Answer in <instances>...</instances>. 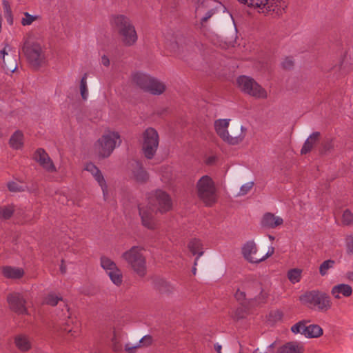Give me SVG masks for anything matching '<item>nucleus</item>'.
<instances>
[{
	"label": "nucleus",
	"mask_w": 353,
	"mask_h": 353,
	"mask_svg": "<svg viewBox=\"0 0 353 353\" xmlns=\"http://www.w3.org/2000/svg\"><path fill=\"white\" fill-rule=\"evenodd\" d=\"M254 182L250 181L242 185L240 188V190L237 194V196H241L247 194L253 188Z\"/></svg>",
	"instance_id": "nucleus-40"
},
{
	"label": "nucleus",
	"mask_w": 353,
	"mask_h": 353,
	"mask_svg": "<svg viewBox=\"0 0 353 353\" xmlns=\"http://www.w3.org/2000/svg\"><path fill=\"white\" fill-rule=\"evenodd\" d=\"M250 286L248 287V290L250 291Z\"/></svg>",
	"instance_id": "nucleus-63"
},
{
	"label": "nucleus",
	"mask_w": 353,
	"mask_h": 353,
	"mask_svg": "<svg viewBox=\"0 0 353 353\" xmlns=\"http://www.w3.org/2000/svg\"><path fill=\"white\" fill-rule=\"evenodd\" d=\"M273 345H274L273 344L270 345V347H273Z\"/></svg>",
	"instance_id": "nucleus-62"
},
{
	"label": "nucleus",
	"mask_w": 353,
	"mask_h": 353,
	"mask_svg": "<svg viewBox=\"0 0 353 353\" xmlns=\"http://www.w3.org/2000/svg\"><path fill=\"white\" fill-rule=\"evenodd\" d=\"M148 204L157 205L160 212H165L172 209V201L170 196L165 191L158 189L151 192L148 198Z\"/></svg>",
	"instance_id": "nucleus-11"
},
{
	"label": "nucleus",
	"mask_w": 353,
	"mask_h": 353,
	"mask_svg": "<svg viewBox=\"0 0 353 353\" xmlns=\"http://www.w3.org/2000/svg\"><path fill=\"white\" fill-rule=\"evenodd\" d=\"M214 349L216 350V351L218 352V353H221V345H214Z\"/></svg>",
	"instance_id": "nucleus-57"
},
{
	"label": "nucleus",
	"mask_w": 353,
	"mask_h": 353,
	"mask_svg": "<svg viewBox=\"0 0 353 353\" xmlns=\"http://www.w3.org/2000/svg\"><path fill=\"white\" fill-rule=\"evenodd\" d=\"M236 299L239 301H241L245 299V293L240 290H238L235 294Z\"/></svg>",
	"instance_id": "nucleus-50"
},
{
	"label": "nucleus",
	"mask_w": 353,
	"mask_h": 353,
	"mask_svg": "<svg viewBox=\"0 0 353 353\" xmlns=\"http://www.w3.org/2000/svg\"><path fill=\"white\" fill-rule=\"evenodd\" d=\"M34 159L47 171H55L56 169L52 161L43 149H39L36 151Z\"/></svg>",
	"instance_id": "nucleus-21"
},
{
	"label": "nucleus",
	"mask_w": 353,
	"mask_h": 353,
	"mask_svg": "<svg viewBox=\"0 0 353 353\" xmlns=\"http://www.w3.org/2000/svg\"><path fill=\"white\" fill-rule=\"evenodd\" d=\"M111 24L119 32L121 41L125 46H132L137 41V34L131 20L125 15H113L110 19Z\"/></svg>",
	"instance_id": "nucleus-2"
},
{
	"label": "nucleus",
	"mask_w": 353,
	"mask_h": 353,
	"mask_svg": "<svg viewBox=\"0 0 353 353\" xmlns=\"http://www.w3.org/2000/svg\"><path fill=\"white\" fill-rule=\"evenodd\" d=\"M15 345L21 351H27L30 347V342L27 336L19 335L15 338Z\"/></svg>",
	"instance_id": "nucleus-35"
},
{
	"label": "nucleus",
	"mask_w": 353,
	"mask_h": 353,
	"mask_svg": "<svg viewBox=\"0 0 353 353\" xmlns=\"http://www.w3.org/2000/svg\"><path fill=\"white\" fill-rule=\"evenodd\" d=\"M334 265V261L326 260L323 261L319 267V273L321 276H325L328 273V270L333 268Z\"/></svg>",
	"instance_id": "nucleus-38"
},
{
	"label": "nucleus",
	"mask_w": 353,
	"mask_h": 353,
	"mask_svg": "<svg viewBox=\"0 0 353 353\" xmlns=\"http://www.w3.org/2000/svg\"><path fill=\"white\" fill-rule=\"evenodd\" d=\"M60 271L61 272V273L64 274L66 272V268H65V265H64L63 262H62V263L60 265Z\"/></svg>",
	"instance_id": "nucleus-56"
},
{
	"label": "nucleus",
	"mask_w": 353,
	"mask_h": 353,
	"mask_svg": "<svg viewBox=\"0 0 353 353\" xmlns=\"http://www.w3.org/2000/svg\"><path fill=\"white\" fill-rule=\"evenodd\" d=\"M292 332L303 334L307 338H317L323 334V329L318 325H307L303 322H299L291 327Z\"/></svg>",
	"instance_id": "nucleus-16"
},
{
	"label": "nucleus",
	"mask_w": 353,
	"mask_h": 353,
	"mask_svg": "<svg viewBox=\"0 0 353 353\" xmlns=\"http://www.w3.org/2000/svg\"><path fill=\"white\" fill-rule=\"evenodd\" d=\"M246 94L257 99H265L268 97L266 90L258 83H256V86L254 85H250Z\"/></svg>",
	"instance_id": "nucleus-31"
},
{
	"label": "nucleus",
	"mask_w": 353,
	"mask_h": 353,
	"mask_svg": "<svg viewBox=\"0 0 353 353\" xmlns=\"http://www.w3.org/2000/svg\"><path fill=\"white\" fill-rule=\"evenodd\" d=\"M59 301H62L61 297L57 296L54 293H50L46 296L44 303L48 305L54 306L56 305Z\"/></svg>",
	"instance_id": "nucleus-39"
},
{
	"label": "nucleus",
	"mask_w": 353,
	"mask_h": 353,
	"mask_svg": "<svg viewBox=\"0 0 353 353\" xmlns=\"http://www.w3.org/2000/svg\"><path fill=\"white\" fill-rule=\"evenodd\" d=\"M270 239L272 240V239H274V237H272V236H270Z\"/></svg>",
	"instance_id": "nucleus-61"
},
{
	"label": "nucleus",
	"mask_w": 353,
	"mask_h": 353,
	"mask_svg": "<svg viewBox=\"0 0 353 353\" xmlns=\"http://www.w3.org/2000/svg\"><path fill=\"white\" fill-rule=\"evenodd\" d=\"M159 143L158 132L152 128H147L143 133L142 150L144 156L148 159L154 157Z\"/></svg>",
	"instance_id": "nucleus-10"
},
{
	"label": "nucleus",
	"mask_w": 353,
	"mask_h": 353,
	"mask_svg": "<svg viewBox=\"0 0 353 353\" xmlns=\"http://www.w3.org/2000/svg\"><path fill=\"white\" fill-rule=\"evenodd\" d=\"M14 210L12 206H3L0 208V217L9 219L13 214Z\"/></svg>",
	"instance_id": "nucleus-43"
},
{
	"label": "nucleus",
	"mask_w": 353,
	"mask_h": 353,
	"mask_svg": "<svg viewBox=\"0 0 353 353\" xmlns=\"http://www.w3.org/2000/svg\"><path fill=\"white\" fill-rule=\"evenodd\" d=\"M37 18V16H33L28 12H24L23 17L21 19V24L24 26H29L36 21Z\"/></svg>",
	"instance_id": "nucleus-41"
},
{
	"label": "nucleus",
	"mask_w": 353,
	"mask_h": 353,
	"mask_svg": "<svg viewBox=\"0 0 353 353\" xmlns=\"http://www.w3.org/2000/svg\"><path fill=\"white\" fill-rule=\"evenodd\" d=\"M112 346H113V350L114 351H119L121 349V347L120 345L118 344L117 341V339H116V336H114V338L112 339Z\"/></svg>",
	"instance_id": "nucleus-51"
},
{
	"label": "nucleus",
	"mask_w": 353,
	"mask_h": 353,
	"mask_svg": "<svg viewBox=\"0 0 353 353\" xmlns=\"http://www.w3.org/2000/svg\"><path fill=\"white\" fill-rule=\"evenodd\" d=\"M256 285L259 287V290H261V286L259 283H256Z\"/></svg>",
	"instance_id": "nucleus-60"
},
{
	"label": "nucleus",
	"mask_w": 353,
	"mask_h": 353,
	"mask_svg": "<svg viewBox=\"0 0 353 353\" xmlns=\"http://www.w3.org/2000/svg\"><path fill=\"white\" fill-rule=\"evenodd\" d=\"M8 188L10 192H21L25 190V187L21 183L15 182V181H10L8 183Z\"/></svg>",
	"instance_id": "nucleus-42"
},
{
	"label": "nucleus",
	"mask_w": 353,
	"mask_h": 353,
	"mask_svg": "<svg viewBox=\"0 0 353 353\" xmlns=\"http://www.w3.org/2000/svg\"><path fill=\"white\" fill-rule=\"evenodd\" d=\"M84 170L90 173L94 180L97 182L98 185L100 186L102 190L104 201H108L110 198V189L101 170L91 162L87 163L85 165Z\"/></svg>",
	"instance_id": "nucleus-15"
},
{
	"label": "nucleus",
	"mask_w": 353,
	"mask_h": 353,
	"mask_svg": "<svg viewBox=\"0 0 353 353\" xmlns=\"http://www.w3.org/2000/svg\"><path fill=\"white\" fill-rule=\"evenodd\" d=\"M196 191L198 196L206 205H210L216 200V188L212 179L205 175L202 176L197 182Z\"/></svg>",
	"instance_id": "nucleus-7"
},
{
	"label": "nucleus",
	"mask_w": 353,
	"mask_h": 353,
	"mask_svg": "<svg viewBox=\"0 0 353 353\" xmlns=\"http://www.w3.org/2000/svg\"><path fill=\"white\" fill-rule=\"evenodd\" d=\"M121 143L119 133L114 130H107L94 144V150L102 158L110 156L114 150Z\"/></svg>",
	"instance_id": "nucleus-3"
},
{
	"label": "nucleus",
	"mask_w": 353,
	"mask_h": 353,
	"mask_svg": "<svg viewBox=\"0 0 353 353\" xmlns=\"http://www.w3.org/2000/svg\"><path fill=\"white\" fill-rule=\"evenodd\" d=\"M257 246L253 241H248L242 247V254L244 259L252 263H257L265 261L273 254L274 249L273 247H270L268 252L261 256L257 254Z\"/></svg>",
	"instance_id": "nucleus-12"
},
{
	"label": "nucleus",
	"mask_w": 353,
	"mask_h": 353,
	"mask_svg": "<svg viewBox=\"0 0 353 353\" xmlns=\"http://www.w3.org/2000/svg\"><path fill=\"white\" fill-rule=\"evenodd\" d=\"M253 353H267V352H261V351H259V349H256V350H255L253 352Z\"/></svg>",
	"instance_id": "nucleus-58"
},
{
	"label": "nucleus",
	"mask_w": 353,
	"mask_h": 353,
	"mask_svg": "<svg viewBox=\"0 0 353 353\" xmlns=\"http://www.w3.org/2000/svg\"><path fill=\"white\" fill-rule=\"evenodd\" d=\"M352 288L345 283L334 285L331 290V294L336 299H341V294L345 297H349L352 294Z\"/></svg>",
	"instance_id": "nucleus-22"
},
{
	"label": "nucleus",
	"mask_w": 353,
	"mask_h": 353,
	"mask_svg": "<svg viewBox=\"0 0 353 353\" xmlns=\"http://www.w3.org/2000/svg\"><path fill=\"white\" fill-rule=\"evenodd\" d=\"M244 139V128L242 125H236L231 129L225 138V142L231 145H236L241 143Z\"/></svg>",
	"instance_id": "nucleus-20"
},
{
	"label": "nucleus",
	"mask_w": 353,
	"mask_h": 353,
	"mask_svg": "<svg viewBox=\"0 0 353 353\" xmlns=\"http://www.w3.org/2000/svg\"><path fill=\"white\" fill-rule=\"evenodd\" d=\"M266 16L281 17L288 7V0H238Z\"/></svg>",
	"instance_id": "nucleus-1"
},
{
	"label": "nucleus",
	"mask_w": 353,
	"mask_h": 353,
	"mask_svg": "<svg viewBox=\"0 0 353 353\" xmlns=\"http://www.w3.org/2000/svg\"><path fill=\"white\" fill-rule=\"evenodd\" d=\"M195 8L196 17L200 18L202 24L207 22L215 13L224 12L225 8L219 1L216 0H205L200 2Z\"/></svg>",
	"instance_id": "nucleus-6"
},
{
	"label": "nucleus",
	"mask_w": 353,
	"mask_h": 353,
	"mask_svg": "<svg viewBox=\"0 0 353 353\" xmlns=\"http://www.w3.org/2000/svg\"><path fill=\"white\" fill-rule=\"evenodd\" d=\"M65 305V312L63 310V316L64 318H70V312H69V309L68 307V306L66 305Z\"/></svg>",
	"instance_id": "nucleus-54"
},
{
	"label": "nucleus",
	"mask_w": 353,
	"mask_h": 353,
	"mask_svg": "<svg viewBox=\"0 0 353 353\" xmlns=\"http://www.w3.org/2000/svg\"><path fill=\"white\" fill-rule=\"evenodd\" d=\"M293 65V61L290 58H286L282 63V65L285 69H290Z\"/></svg>",
	"instance_id": "nucleus-49"
},
{
	"label": "nucleus",
	"mask_w": 353,
	"mask_h": 353,
	"mask_svg": "<svg viewBox=\"0 0 353 353\" xmlns=\"http://www.w3.org/2000/svg\"><path fill=\"white\" fill-rule=\"evenodd\" d=\"M278 353H303V346L296 341L289 342L281 347Z\"/></svg>",
	"instance_id": "nucleus-26"
},
{
	"label": "nucleus",
	"mask_w": 353,
	"mask_h": 353,
	"mask_svg": "<svg viewBox=\"0 0 353 353\" xmlns=\"http://www.w3.org/2000/svg\"><path fill=\"white\" fill-rule=\"evenodd\" d=\"M101 64H103L104 66H108L110 65V60L108 57L105 55H103L101 57Z\"/></svg>",
	"instance_id": "nucleus-52"
},
{
	"label": "nucleus",
	"mask_w": 353,
	"mask_h": 353,
	"mask_svg": "<svg viewBox=\"0 0 353 353\" xmlns=\"http://www.w3.org/2000/svg\"><path fill=\"white\" fill-rule=\"evenodd\" d=\"M63 332H65V334H66L65 339L67 341H70L72 338L76 337L77 336V333H78L77 330H73L72 328L68 329L67 327H64L63 329Z\"/></svg>",
	"instance_id": "nucleus-45"
},
{
	"label": "nucleus",
	"mask_w": 353,
	"mask_h": 353,
	"mask_svg": "<svg viewBox=\"0 0 353 353\" xmlns=\"http://www.w3.org/2000/svg\"><path fill=\"white\" fill-rule=\"evenodd\" d=\"M7 301L12 310L19 314H23L26 312V301L20 293H10L7 296Z\"/></svg>",
	"instance_id": "nucleus-18"
},
{
	"label": "nucleus",
	"mask_w": 353,
	"mask_h": 353,
	"mask_svg": "<svg viewBox=\"0 0 353 353\" xmlns=\"http://www.w3.org/2000/svg\"><path fill=\"white\" fill-rule=\"evenodd\" d=\"M11 47L8 45L0 52V57L3 60V67L7 72H13L17 68V60L13 54H9Z\"/></svg>",
	"instance_id": "nucleus-19"
},
{
	"label": "nucleus",
	"mask_w": 353,
	"mask_h": 353,
	"mask_svg": "<svg viewBox=\"0 0 353 353\" xmlns=\"http://www.w3.org/2000/svg\"><path fill=\"white\" fill-rule=\"evenodd\" d=\"M22 52L34 66H39L45 59L44 51L39 43L27 39L22 46Z\"/></svg>",
	"instance_id": "nucleus-8"
},
{
	"label": "nucleus",
	"mask_w": 353,
	"mask_h": 353,
	"mask_svg": "<svg viewBox=\"0 0 353 353\" xmlns=\"http://www.w3.org/2000/svg\"><path fill=\"white\" fill-rule=\"evenodd\" d=\"M188 248L190 251L192 253V254H198V256L195 259L194 265L196 266L197 265L198 260L200 256L203 254V245L199 239H193L188 243Z\"/></svg>",
	"instance_id": "nucleus-28"
},
{
	"label": "nucleus",
	"mask_w": 353,
	"mask_h": 353,
	"mask_svg": "<svg viewBox=\"0 0 353 353\" xmlns=\"http://www.w3.org/2000/svg\"><path fill=\"white\" fill-rule=\"evenodd\" d=\"M346 248L348 254H353V236H350L347 239Z\"/></svg>",
	"instance_id": "nucleus-47"
},
{
	"label": "nucleus",
	"mask_w": 353,
	"mask_h": 353,
	"mask_svg": "<svg viewBox=\"0 0 353 353\" xmlns=\"http://www.w3.org/2000/svg\"><path fill=\"white\" fill-rule=\"evenodd\" d=\"M152 343V338L151 336L146 335L144 336L141 339L139 340V341L135 344H132L131 343H128L125 345V350L128 353H135L137 352V350L148 346L150 345Z\"/></svg>",
	"instance_id": "nucleus-25"
},
{
	"label": "nucleus",
	"mask_w": 353,
	"mask_h": 353,
	"mask_svg": "<svg viewBox=\"0 0 353 353\" xmlns=\"http://www.w3.org/2000/svg\"><path fill=\"white\" fill-rule=\"evenodd\" d=\"M3 4H4V8L6 10V12L8 14L7 21L10 24H12V17L11 16L10 9L7 2L4 1Z\"/></svg>",
	"instance_id": "nucleus-48"
},
{
	"label": "nucleus",
	"mask_w": 353,
	"mask_h": 353,
	"mask_svg": "<svg viewBox=\"0 0 353 353\" xmlns=\"http://www.w3.org/2000/svg\"><path fill=\"white\" fill-rule=\"evenodd\" d=\"M283 220L278 216H275L272 213H266L261 221V224L263 227L268 228H274L277 226L282 225Z\"/></svg>",
	"instance_id": "nucleus-23"
},
{
	"label": "nucleus",
	"mask_w": 353,
	"mask_h": 353,
	"mask_svg": "<svg viewBox=\"0 0 353 353\" xmlns=\"http://www.w3.org/2000/svg\"><path fill=\"white\" fill-rule=\"evenodd\" d=\"M300 301L304 304L316 306L321 311H327L332 306V301L328 295L319 291H310L300 296Z\"/></svg>",
	"instance_id": "nucleus-9"
},
{
	"label": "nucleus",
	"mask_w": 353,
	"mask_h": 353,
	"mask_svg": "<svg viewBox=\"0 0 353 353\" xmlns=\"http://www.w3.org/2000/svg\"><path fill=\"white\" fill-rule=\"evenodd\" d=\"M196 268L195 267H194L192 268V273H193V274H196Z\"/></svg>",
	"instance_id": "nucleus-59"
},
{
	"label": "nucleus",
	"mask_w": 353,
	"mask_h": 353,
	"mask_svg": "<svg viewBox=\"0 0 353 353\" xmlns=\"http://www.w3.org/2000/svg\"><path fill=\"white\" fill-rule=\"evenodd\" d=\"M132 81L141 89L156 95L162 94L166 88L163 82L142 72L134 74Z\"/></svg>",
	"instance_id": "nucleus-5"
},
{
	"label": "nucleus",
	"mask_w": 353,
	"mask_h": 353,
	"mask_svg": "<svg viewBox=\"0 0 353 353\" xmlns=\"http://www.w3.org/2000/svg\"><path fill=\"white\" fill-rule=\"evenodd\" d=\"M11 148L15 150H19L22 148L23 145V134L17 130L10 137L9 141Z\"/></svg>",
	"instance_id": "nucleus-33"
},
{
	"label": "nucleus",
	"mask_w": 353,
	"mask_h": 353,
	"mask_svg": "<svg viewBox=\"0 0 353 353\" xmlns=\"http://www.w3.org/2000/svg\"><path fill=\"white\" fill-rule=\"evenodd\" d=\"M346 278L353 282V272L350 271L346 273Z\"/></svg>",
	"instance_id": "nucleus-55"
},
{
	"label": "nucleus",
	"mask_w": 353,
	"mask_h": 353,
	"mask_svg": "<svg viewBox=\"0 0 353 353\" xmlns=\"http://www.w3.org/2000/svg\"><path fill=\"white\" fill-rule=\"evenodd\" d=\"M320 137L319 132H314L312 133L305 141L301 150V153L302 154H305L311 151L313 146L317 143L319 138Z\"/></svg>",
	"instance_id": "nucleus-30"
},
{
	"label": "nucleus",
	"mask_w": 353,
	"mask_h": 353,
	"mask_svg": "<svg viewBox=\"0 0 353 353\" xmlns=\"http://www.w3.org/2000/svg\"><path fill=\"white\" fill-rule=\"evenodd\" d=\"M158 290L163 294H171L174 290V286L169 281L161 279L157 282Z\"/></svg>",
	"instance_id": "nucleus-34"
},
{
	"label": "nucleus",
	"mask_w": 353,
	"mask_h": 353,
	"mask_svg": "<svg viewBox=\"0 0 353 353\" xmlns=\"http://www.w3.org/2000/svg\"><path fill=\"white\" fill-rule=\"evenodd\" d=\"M2 273L8 279H19L24 275V270L18 267L6 266L3 268Z\"/></svg>",
	"instance_id": "nucleus-27"
},
{
	"label": "nucleus",
	"mask_w": 353,
	"mask_h": 353,
	"mask_svg": "<svg viewBox=\"0 0 353 353\" xmlns=\"http://www.w3.org/2000/svg\"><path fill=\"white\" fill-rule=\"evenodd\" d=\"M303 270L300 268H292L288 270L287 276L289 281L295 284L299 282L302 277Z\"/></svg>",
	"instance_id": "nucleus-36"
},
{
	"label": "nucleus",
	"mask_w": 353,
	"mask_h": 353,
	"mask_svg": "<svg viewBox=\"0 0 353 353\" xmlns=\"http://www.w3.org/2000/svg\"><path fill=\"white\" fill-rule=\"evenodd\" d=\"M237 85L239 89L246 93L250 85L256 86V82L252 78L247 76H241L237 79Z\"/></svg>",
	"instance_id": "nucleus-32"
},
{
	"label": "nucleus",
	"mask_w": 353,
	"mask_h": 353,
	"mask_svg": "<svg viewBox=\"0 0 353 353\" xmlns=\"http://www.w3.org/2000/svg\"><path fill=\"white\" fill-rule=\"evenodd\" d=\"M159 174L161 181L166 184H170L176 178V173L173 168L168 165H163L159 168Z\"/></svg>",
	"instance_id": "nucleus-24"
},
{
	"label": "nucleus",
	"mask_w": 353,
	"mask_h": 353,
	"mask_svg": "<svg viewBox=\"0 0 353 353\" xmlns=\"http://www.w3.org/2000/svg\"><path fill=\"white\" fill-rule=\"evenodd\" d=\"M266 297H267L266 292H265L263 290H261L260 292V294L257 297L254 298V299L251 303V305H258V304H260V303L264 302V301L265 300Z\"/></svg>",
	"instance_id": "nucleus-46"
},
{
	"label": "nucleus",
	"mask_w": 353,
	"mask_h": 353,
	"mask_svg": "<svg viewBox=\"0 0 353 353\" xmlns=\"http://www.w3.org/2000/svg\"><path fill=\"white\" fill-rule=\"evenodd\" d=\"M152 205L147 203H141L139 205V212L141 223L145 228L154 230L158 228V222L154 217V211Z\"/></svg>",
	"instance_id": "nucleus-14"
},
{
	"label": "nucleus",
	"mask_w": 353,
	"mask_h": 353,
	"mask_svg": "<svg viewBox=\"0 0 353 353\" xmlns=\"http://www.w3.org/2000/svg\"><path fill=\"white\" fill-rule=\"evenodd\" d=\"M79 89L82 99L83 100H86L89 94L87 85V74H85L83 77L81 78L80 81Z\"/></svg>",
	"instance_id": "nucleus-37"
},
{
	"label": "nucleus",
	"mask_w": 353,
	"mask_h": 353,
	"mask_svg": "<svg viewBox=\"0 0 353 353\" xmlns=\"http://www.w3.org/2000/svg\"><path fill=\"white\" fill-rule=\"evenodd\" d=\"M100 263L110 281L117 286L121 285L123 283V274L117 264L112 259L105 256L101 257Z\"/></svg>",
	"instance_id": "nucleus-13"
},
{
	"label": "nucleus",
	"mask_w": 353,
	"mask_h": 353,
	"mask_svg": "<svg viewBox=\"0 0 353 353\" xmlns=\"http://www.w3.org/2000/svg\"><path fill=\"white\" fill-rule=\"evenodd\" d=\"M230 120L227 119H219L215 122L214 126L217 134L219 137L225 141L227 137V134L229 132L228 128L229 126Z\"/></svg>",
	"instance_id": "nucleus-29"
},
{
	"label": "nucleus",
	"mask_w": 353,
	"mask_h": 353,
	"mask_svg": "<svg viewBox=\"0 0 353 353\" xmlns=\"http://www.w3.org/2000/svg\"><path fill=\"white\" fill-rule=\"evenodd\" d=\"M129 175L131 179L139 183H146L149 179V174L143 164L137 161L132 162L129 166Z\"/></svg>",
	"instance_id": "nucleus-17"
},
{
	"label": "nucleus",
	"mask_w": 353,
	"mask_h": 353,
	"mask_svg": "<svg viewBox=\"0 0 353 353\" xmlns=\"http://www.w3.org/2000/svg\"><path fill=\"white\" fill-rule=\"evenodd\" d=\"M342 221L344 224L349 225L353 223V214L348 210H345L342 215Z\"/></svg>",
	"instance_id": "nucleus-44"
},
{
	"label": "nucleus",
	"mask_w": 353,
	"mask_h": 353,
	"mask_svg": "<svg viewBox=\"0 0 353 353\" xmlns=\"http://www.w3.org/2000/svg\"><path fill=\"white\" fill-rule=\"evenodd\" d=\"M58 195H56L55 197H54V199L57 200V201L60 202L62 204H64L65 202L66 201L67 199L65 196H59V197H57Z\"/></svg>",
	"instance_id": "nucleus-53"
},
{
	"label": "nucleus",
	"mask_w": 353,
	"mask_h": 353,
	"mask_svg": "<svg viewBox=\"0 0 353 353\" xmlns=\"http://www.w3.org/2000/svg\"><path fill=\"white\" fill-rule=\"evenodd\" d=\"M141 251V248L133 246L124 252L121 257L136 274L144 276L146 274V259Z\"/></svg>",
	"instance_id": "nucleus-4"
}]
</instances>
